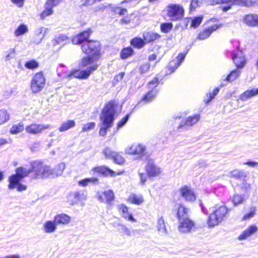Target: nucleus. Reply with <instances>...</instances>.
Wrapping results in <instances>:
<instances>
[{
    "label": "nucleus",
    "instance_id": "de8ad7c7",
    "mask_svg": "<svg viewBox=\"0 0 258 258\" xmlns=\"http://www.w3.org/2000/svg\"><path fill=\"white\" fill-rule=\"evenodd\" d=\"M203 20L202 15H198L190 19V27L194 29H197L202 23Z\"/></svg>",
    "mask_w": 258,
    "mask_h": 258
},
{
    "label": "nucleus",
    "instance_id": "412c9836",
    "mask_svg": "<svg viewBox=\"0 0 258 258\" xmlns=\"http://www.w3.org/2000/svg\"><path fill=\"white\" fill-rule=\"evenodd\" d=\"M178 229L179 232L183 233L190 232L196 226L195 222L189 218L182 219L178 221Z\"/></svg>",
    "mask_w": 258,
    "mask_h": 258
},
{
    "label": "nucleus",
    "instance_id": "58836bf2",
    "mask_svg": "<svg viewBox=\"0 0 258 258\" xmlns=\"http://www.w3.org/2000/svg\"><path fill=\"white\" fill-rule=\"evenodd\" d=\"M75 125L76 122L74 120L68 119L61 124L58 128V130L60 132H66L74 127Z\"/></svg>",
    "mask_w": 258,
    "mask_h": 258
},
{
    "label": "nucleus",
    "instance_id": "f704fd0d",
    "mask_svg": "<svg viewBox=\"0 0 258 258\" xmlns=\"http://www.w3.org/2000/svg\"><path fill=\"white\" fill-rule=\"evenodd\" d=\"M99 183V179L96 177H86L78 181V184L80 187H86L89 184L95 185Z\"/></svg>",
    "mask_w": 258,
    "mask_h": 258
},
{
    "label": "nucleus",
    "instance_id": "39448f33",
    "mask_svg": "<svg viewBox=\"0 0 258 258\" xmlns=\"http://www.w3.org/2000/svg\"><path fill=\"white\" fill-rule=\"evenodd\" d=\"M147 161L145 166V172L138 171L140 177L139 184L141 185H145L148 179L152 180L155 178L159 177L162 172V169L155 164L153 159L150 158Z\"/></svg>",
    "mask_w": 258,
    "mask_h": 258
},
{
    "label": "nucleus",
    "instance_id": "72a5a7b5",
    "mask_svg": "<svg viewBox=\"0 0 258 258\" xmlns=\"http://www.w3.org/2000/svg\"><path fill=\"white\" fill-rule=\"evenodd\" d=\"M188 212L187 208L183 204H179L176 212V217L178 221H180L184 218H188Z\"/></svg>",
    "mask_w": 258,
    "mask_h": 258
},
{
    "label": "nucleus",
    "instance_id": "338daca9",
    "mask_svg": "<svg viewBox=\"0 0 258 258\" xmlns=\"http://www.w3.org/2000/svg\"><path fill=\"white\" fill-rule=\"evenodd\" d=\"M199 205L200 207L201 212L206 215H209V211L207 208L204 206L201 200H199Z\"/></svg>",
    "mask_w": 258,
    "mask_h": 258
},
{
    "label": "nucleus",
    "instance_id": "2f4dec72",
    "mask_svg": "<svg viewBox=\"0 0 258 258\" xmlns=\"http://www.w3.org/2000/svg\"><path fill=\"white\" fill-rule=\"evenodd\" d=\"M136 52L133 47L130 46L123 47L120 51V57L122 59H126L133 56Z\"/></svg>",
    "mask_w": 258,
    "mask_h": 258
},
{
    "label": "nucleus",
    "instance_id": "09e8293b",
    "mask_svg": "<svg viewBox=\"0 0 258 258\" xmlns=\"http://www.w3.org/2000/svg\"><path fill=\"white\" fill-rule=\"evenodd\" d=\"M39 66V62L35 59H31L27 60L24 64V67L26 69L31 70L37 69L38 68Z\"/></svg>",
    "mask_w": 258,
    "mask_h": 258
},
{
    "label": "nucleus",
    "instance_id": "4d7b16f0",
    "mask_svg": "<svg viewBox=\"0 0 258 258\" xmlns=\"http://www.w3.org/2000/svg\"><path fill=\"white\" fill-rule=\"evenodd\" d=\"M242 181V182L240 185V188L244 192L243 195H248L247 194L251 188V185L246 182V180H243Z\"/></svg>",
    "mask_w": 258,
    "mask_h": 258
},
{
    "label": "nucleus",
    "instance_id": "603ef678",
    "mask_svg": "<svg viewBox=\"0 0 258 258\" xmlns=\"http://www.w3.org/2000/svg\"><path fill=\"white\" fill-rule=\"evenodd\" d=\"M211 35V31L207 27L198 34L197 39L199 40H205L209 38Z\"/></svg>",
    "mask_w": 258,
    "mask_h": 258
},
{
    "label": "nucleus",
    "instance_id": "13d9d810",
    "mask_svg": "<svg viewBox=\"0 0 258 258\" xmlns=\"http://www.w3.org/2000/svg\"><path fill=\"white\" fill-rule=\"evenodd\" d=\"M116 228L118 231H122V232L126 235H131V232L124 225L121 223H118L116 224Z\"/></svg>",
    "mask_w": 258,
    "mask_h": 258
},
{
    "label": "nucleus",
    "instance_id": "b1692460",
    "mask_svg": "<svg viewBox=\"0 0 258 258\" xmlns=\"http://www.w3.org/2000/svg\"><path fill=\"white\" fill-rule=\"evenodd\" d=\"M257 231V226L255 224H251L241 232L238 236L237 239L240 241L246 240L254 234Z\"/></svg>",
    "mask_w": 258,
    "mask_h": 258
},
{
    "label": "nucleus",
    "instance_id": "473e14b6",
    "mask_svg": "<svg viewBox=\"0 0 258 258\" xmlns=\"http://www.w3.org/2000/svg\"><path fill=\"white\" fill-rule=\"evenodd\" d=\"M57 228V226L53 219L52 220H47L43 224V230L46 233H52L54 232Z\"/></svg>",
    "mask_w": 258,
    "mask_h": 258
},
{
    "label": "nucleus",
    "instance_id": "8fccbe9b",
    "mask_svg": "<svg viewBox=\"0 0 258 258\" xmlns=\"http://www.w3.org/2000/svg\"><path fill=\"white\" fill-rule=\"evenodd\" d=\"M112 12L119 14L120 16H123L127 13L126 8L119 6H113L111 4L108 5Z\"/></svg>",
    "mask_w": 258,
    "mask_h": 258
},
{
    "label": "nucleus",
    "instance_id": "37998d69",
    "mask_svg": "<svg viewBox=\"0 0 258 258\" xmlns=\"http://www.w3.org/2000/svg\"><path fill=\"white\" fill-rule=\"evenodd\" d=\"M220 90L219 87L215 88L212 92H209L207 93V98L204 99V102L206 105L209 104L215 98V96L218 94Z\"/></svg>",
    "mask_w": 258,
    "mask_h": 258
},
{
    "label": "nucleus",
    "instance_id": "c85d7f7f",
    "mask_svg": "<svg viewBox=\"0 0 258 258\" xmlns=\"http://www.w3.org/2000/svg\"><path fill=\"white\" fill-rule=\"evenodd\" d=\"M57 226L65 225L69 224L71 221V217L67 214L60 213L57 214L54 217Z\"/></svg>",
    "mask_w": 258,
    "mask_h": 258
},
{
    "label": "nucleus",
    "instance_id": "dca6fc26",
    "mask_svg": "<svg viewBox=\"0 0 258 258\" xmlns=\"http://www.w3.org/2000/svg\"><path fill=\"white\" fill-rule=\"evenodd\" d=\"M102 154L106 159H111L114 164L122 165L125 162V159L119 153L114 151L109 147H105L102 150Z\"/></svg>",
    "mask_w": 258,
    "mask_h": 258
},
{
    "label": "nucleus",
    "instance_id": "20e7f679",
    "mask_svg": "<svg viewBox=\"0 0 258 258\" xmlns=\"http://www.w3.org/2000/svg\"><path fill=\"white\" fill-rule=\"evenodd\" d=\"M220 5L219 9L223 13L231 10L234 5L250 8L258 6V0H211L210 5Z\"/></svg>",
    "mask_w": 258,
    "mask_h": 258
},
{
    "label": "nucleus",
    "instance_id": "0eeeda50",
    "mask_svg": "<svg viewBox=\"0 0 258 258\" xmlns=\"http://www.w3.org/2000/svg\"><path fill=\"white\" fill-rule=\"evenodd\" d=\"M214 208L207 218V224L209 228H213L223 222L230 211L225 205L216 206Z\"/></svg>",
    "mask_w": 258,
    "mask_h": 258
},
{
    "label": "nucleus",
    "instance_id": "680f3d73",
    "mask_svg": "<svg viewBox=\"0 0 258 258\" xmlns=\"http://www.w3.org/2000/svg\"><path fill=\"white\" fill-rule=\"evenodd\" d=\"M151 67V64L149 62H147L144 63L140 66L139 68L140 73L141 74H145L147 73L150 69Z\"/></svg>",
    "mask_w": 258,
    "mask_h": 258
},
{
    "label": "nucleus",
    "instance_id": "aec40b11",
    "mask_svg": "<svg viewBox=\"0 0 258 258\" xmlns=\"http://www.w3.org/2000/svg\"><path fill=\"white\" fill-rule=\"evenodd\" d=\"M51 128L52 126L49 124L33 123L26 125L25 130L28 134L37 135L41 134L45 130Z\"/></svg>",
    "mask_w": 258,
    "mask_h": 258
},
{
    "label": "nucleus",
    "instance_id": "f03ea898",
    "mask_svg": "<svg viewBox=\"0 0 258 258\" xmlns=\"http://www.w3.org/2000/svg\"><path fill=\"white\" fill-rule=\"evenodd\" d=\"M119 114L118 105L115 101L110 100L105 104L99 116L100 136L105 137L107 135V132L113 126L114 122Z\"/></svg>",
    "mask_w": 258,
    "mask_h": 258
},
{
    "label": "nucleus",
    "instance_id": "5701e85b",
    "mask_svg": "<svg viewBox=\"0 0 258 258\" xmlns=\"http://www.w3.org/2000/svg\"><path fill=\"white\" fill-rule=\"evenodd\" d=\"M243 22L246 25L250 27H258V15L248 14L243 17Z\"/></svg>",
    "mask_w": 258,
    "mask_h": 258
},
{
    "label": "nucleus",
    "instance_id": "6e6d98bb",
    "mask_svg": "<svg viewBox=\"0 0 258 258\" xmlns=\"http://www.w3.org/2000/svg\"><path fill=\"white\" fill-rule=\"evenodd\" d=\"M96 123L94 121L89 122L84 124L82 127V132H88L95 128Z\"/></svg>",
    "mask_w": 258,
    "mask_h": 258
},
{
    "label": "nucleus",
    "instance_id": "bf43d9fd",
    "mask_svg": "<svg viewBox=\"0 0 258 258\" xmlns=\"http://www.w3.org/2000/svg\"><path fill=\"white\" fill-rule=\"evenodd\" d=\"M252 96L251 95V92L250 91V89H248L244 91L243 93H242L240 96H239V99L241 100L244 101H246L249 99H250L252 98Z\"/></svg>",
    "mask_w": 258,
    "mask_h": 258
},
{
    "label": "nucleus",
    "instance_id": "e433bc0d",
    "mask_svg": "<svg viewBox=\"0 0 258 258\" xmlns=\"http://www.w3.org/2000/svg\"><path fill=\"white\" fill-rule=\"evenodd\" d=\"M66 168V164L64 162L60 163L54 168H51V178H54L61 175Z\"/></svg>",
    "mask_w": 258,
    "mask_h": 258
},
{
    "label": "nucleus",
    "instance_id": "a211bd4d",
    "mask_svg": "<svg viewBox=\"0 0 258 258\" xmlns=\"http://www.w3.org/2000/svg\"><path fill=\"white\" fill-rule=\"evenodd\" d=\"M200 114H195L182 119L177 126L178 131L183 132L187 130L189 127L193 126L194 124L197 123L200 119Z\"/></svg>",
    "mask_w": 258,
    "mask_h": 258
},
{
    "label": "nucleus",
    "instance_id": "4468645a",
    "mask_svg": "<svg viewBox=\"0 0 258 258\" xmlns=\"http://www.w3.org/2000/svg\"><path fill=\"white\" fill-rule=\"evenodd\" d=\"M179 196L184 201L189 203H194L197 200V195L193 188L190 185H184L178 189Z\"/></svg>",
    "mask_w": 258,
    "mask_h": 258
},
{
    "label": "nucleus",
    "instance_id": "6e6552de",
    "mask_svg": "<svg viewBox=\"0 0 258 258\" xmlns=\"http://www.w3.org/2000/svg\"><path fill=\"white\" fill-rule=\"evenodd\" d=\"M162 80V77L160 78L159 77L155 76L148 83L147 87L149 90L142 96L140 101H139L141 105L151 103L155 99L160 91L158 87Z\"/></svg>",
    "mask_w": 258,
    "mask_h": 258
},
{
    "label": "nucleus",
    "instance_id": "cd10ccee",
    "mask_svg": "<svg viewBox=\"0 0 258 258\" xmlns=\"http://www.w3.org/2000/svg\"><path fill=\"white\" fill-rule=\"evenodd\" d=\"M85 196L84 194L80 191H75L70 193L68 196V201L71 205L78 204L82 200H84Z\"/></svg>",
    "mask_w": 258,
    "mask_h": 258
},
{
    "label": "nucleus",
    "instance_id": "6ab92c4d",
    "mask_svg": "<svg viewBox=\"0 0 258 258\" xmlns=\"http://www.w3.org/2000/svg\"><path fill=\"white\" fill-rule=\"evenodd\" d=\"M187 53L188 52L184 50L183 52H180L178 54L176 57V59L171 60L168 65V70L169 73L166 72V74L168 75L174 73L183 62Z\"/></svg>",
    "mask_w": 258,
    "mask_h": 258
},
{
    "label": "nucleus",
    "instance_id": "a19ab883",
    "mask_svg": "<svg viewBox=\"0 0 258 258\" xmlns=\"http://www.w3.org/2000/svg\"><path fill=\"white\" fill-rule=\"evenodd\" d=\"M230 174L231 177L236 179H240L241 180H246V178L247 177V173L243 170L235 169L230 172Z\"/></svg>",
    "mask_w": 258,
    "mask_h": 258
},
{
    "label": "nucleus",
    "instance_id": "f3484780",
    "mask_svg": "<svg viewBox=\"0 0 258 258\" xmlns=\"http://www.w3.org/2000/svg\"><path fill=\"white\" fill-rule=\"evenodd\" d=\"M92 32L93 31L91 28H88L80 32L72 38L71 42L72 44L75 45H82V44L89 41L90 40V37Z\"/></svg>",
    "mask_w": 258,
    "mask_h": 258
},
{
    "label": "nucleus",
    "instance_id": "774afa93",
    "mask_svg": "<svg viewBox=\"0 0 258 258\" xmlns=\"http://www.w3.org/2000/svg\"><path fill=\"white\" fill-rule=\"evenodd\" d=\"M208 164H207V161L204 159L199 160L197 164L195 165V167L198 166L199 168H205L207 166Z\"/></svg>",
    "mask_w": 258,
    "mask_h": 258
},
{
    "label": "nucleus",
    "instance_id": "0e129e2a",
    "mask_svg": "<svg viewBox=\"0 0 258 258\" xmlns=\"http://www.w3.org/2000/svg\"><path fill=\"white\" fill-rule=\"evenodd\" d=\"M41 146V142L40 141H36L33 143L31 147H30V149L31 151L33 153L37 151Z\"/></svg>",
    "mask_w": 258,
    "mask_h": 258
},
{
    "label": "nucleus",
    "instance_id": "9b49d317",
    "mask_svg": "<svg viewBox=\"0 0 258 258\" xmlns=\"http://www.w3.org/2000/svg\"><path fill=\"white\" fill-rule=\"evenodd\" d=\"M46 83V78L42 71L36 73L32 78L30 83V89L34 94L41 92Z\"/></svg>",
    "mask_w": 258,
    "mask_h": 258
},
{
    "label": "nucleus",
    "instance_id": "f257e3e1",
    "mask_svg": "<svg viewBox=\"0 0 258 258\" xmlns=\"http://www.w3.org/2000/svg\"><path fill=\"white\" fill-rule=\"evenodd\" d=\"M82 52L86 54L80 60L78 69L62 72L58 76L69 80L75 78L80 80L87 79L98 68L97 61L101 56V46L98 41L90 40L81 46Z\"/></svg>",
    "mask_w": 258,
    "mask_h": 258
},
{
    "label": "nucleus",
    "instance_id": "7c9ffc66",
    "mask_svg": "<svg viewBox=\"0 0 258 258\" xmlns=\"http://www.w3.org/2000/svg\"><path fill=\"white\" fill-rule=\"evenodd\" d=\"M47 29L44 27H40L35 31V35L31 40V42L35 44H40L43 39Z\"/></svg>",
    "mask_w": 258,
    "mask_h": 258
},
{
    "label": "nucleus",
    "instance_id": "423d86ee",
    "mask_svg": "<svg viewBox=\"0 0 258 258\" xmlns=\"http://www.w3.org/2000/svg\"><path fill=\"white\" fill-rule=\"evenodd\" d=\"M236 54L233 55V62L235 64L236 68L231 71L224 79V81L227 82H231L237 79L240 75L241 70L246 66L247 60L245 54H243L240 51H236Z\"/></svg>",
    "mask_w": 258,
    "mask_h": 258
},
{
    "label": "nucleus",
    "instance_id": "9d476101",
    "mask_svg": "<svg viewBox=\"0 0 258 258\" xmlns=\"http://www.w3.org/2000/svg\"><path fill=\"white\" fill-rule=\"evenodd\" d=\"M164 11L166 12V16L170 21H180L184 18V9L180 4H168L166 7Z\"/></svg>",
    "mask_w": 258,
    "mask_h": 258
},
{
    "label": "nucleus",
    "instance_id": "7ed1b4c3",
    "mask_svg": "<svg viewBox=\"0 0 258 258\" xmlns=\"http://www.w3.org/2000/svg\"><path fill=\"white\" fill-rule=\"evenodd\" d=\"M15 173L12 174L8 177V188L10 190L16 189L17 191L22 192L27 188V186L22 183L23 180L28 177L32 173L31 166L29 169L21 166L17 167Z\"/></svg>",
    "mask_w": 258,
    "mask_h": 258
},
{
    "label": "nucleus",
    "instance_id": "ea45409f",
    "mask_svg": "<svg viewBox=\"0 0 258 258\" xmlns=\"http://www.w3.org/2000/svg\"><path fill=\"white\" fill-rule=\"evenodd\" d=\"M248 198V195L234 194L232 199V202L234 207L243 204Z\"/></svg>",
    "mask_w": 258,
    "mask_h": 258
},
{
    "label": "nucleus",
    "instance_id": "1a4fd4ad",
    "mask_svg": "<svg viewBox=\"0 0 258 258\" xmlns=\"http://www.w3.org/2000/svg\"><path fill=\"white\" fill-rule=\"evenodd\" d=\"M31 170L33 173V178L46 179L51 178V167L44 164L40 160L33 161L30 163Z\"/></svg>",
    "mask_w": 258,
    "mask_h": 258
},
{
    "label": "nucleus",
    "instance_id": "79ce46f5",
    "mask_svg": "<svg viewBox=\"0 0 258 258\" xmlns=\"http://www.w3.org/2000/svg\"><path fill=\"white\" fill-rule=\"evenodd\" d=\"M24 125L22 122L12 125L10 130V133L12 135H17L22 132L24 130Z\"/></svg>",
    "mask_w": 258,
    "mask_h": 258
},
{
    "label": "nucleus",
    "instance_id": "c03bdc74",
    "mask_svg": "<svg viewBox=\"0 0 258 258\" xmlns=\"http://www.w3.org/2000/svg\"><path fill=\"white\" fill-rule=\"evenodd\" d=\"M69 40V37L64 34H58L54 36L52 40V44L54 46Z\"/></svg>",
    "mask_w": 258,
    "mask_h": 258
},
{
    "label": "nucleus",
    "instance_id": "4be33fe9",
    "mask_svg": "<svg viewBox=\"0 0 258 258\" xmlns=\"http://www.w3.org/2000/svg\"><path fill=\"white\" fill-rule=\"evenodd\" d=\"M119 212L121 214L122 217L127 221L135 223L137 219L134 217L132 213L129 212L128 207L124 204H121L117 206Z\"/></svg>",
    "mask_w": 258,
    "mask_h": 258
},
{
    "label": "nucleus",
    "instance_id": "a18cd8bd",
    "mask_svg": "<svg viewBox=\"0 0 258 258\" xmlns=\"http://www.w3.org/2000/svg\"><path fill=\"white\" fill-rule=\"evenodd\" d=\"M157 229L161 235H165L167 233L165 222L162 216L158 220Z\"/></svg>",
    "mask_w": 258,
    "mask_h": 258
},
{
    "label": "nucleus",
    "instance_id": "393cba45",
    "mask_svg": "<svg viewBox=\"0 0 258 258\" xmlns=\"http://www.w3.org/2000/svg\"><path fill=\"white\" fill-rule=\"evenodd\" d=\"M130 44L134 49H136L138 50L143 49L147 45L146 41H145L144 37L139 35L131 39Z\"/></svg>",
    "mask_w": 258,
    "mask_h": 258
},
{
    "label": "nucleus",
    "instance_id": "ddd939ff",
    "mask_svg": "<svg viewBox=\"0 0 258 258\" xmlns=\"http://www.w3.org/2000/svg\"><path fill=\"white\" fill-rule=\"evenodd\" d=\"M96 198L100 203H105L107 208L109 209L113 206L115 196L113 190L109 189L101 192L98 191L96 194Z\"/></svg>",
    "mask_w": 258,
    "mask_h": 258
},
{
    "label": "nucleus",
    "instance_id": "052dcab7",
    "mask_svg": "<svg viewBox=\"0 0 258 258\" xmlns=\"http://www.w3.org/2000/svg\"><path fill=\"white\" fill-rule=\"evenodd\" d=\"M16 56V50L15 48H10L9 51L7 52V54L6 55L5 59L6 61H9L12 58L15 57Z\"/></svg>",
    "mask_w": 258,
    "mask_h": 258
},
{
    "label": "nucleus",
    "instance_id": "f8f14e48",
    "mask_svg": "<svg viewBox=\"0 0 258 258\" xmlns=\"http://www.w3.org/2000/svg\"><path fill=\"white\" fill-rule=\"evenodd\" d=\"M128 154L136 155V159L141 161H146L150 159V154L147 152L145 145L139 143L136 146H132L127 151Z\"/></svg>",
    "mask_w": 258,
    "mask_h": 258
},
{
    "label": "nucleus",
    "instance_id": "3c124183",
    "mask_svg": "<svg viewBox=\"0 0 258 258\" xmlns=\"http://www.w3.org/2000/svg\"><path fill=\"white\" fill-rule=\"evenodd\" d=\"M256 211L255 207H251L249 211L243 216L242 218V220H248L253 218L256 214Z\"/></svg>",
    "mask_w": 258,
    "mask_h": 258
},
{
    "label": "nucleus",
    "instance_id": "2eb2a0df",
    "mask_svg": "<svg viewBox=\"0 0 258 258\" xmlns=\"http://www.w3.org/2000/svg\"><path fill=\"white\" fill-rule=\"evenodd\" d=\"M91 171L97 174L98 176L103 177H115L116 175H121L124 172L123 170L117 173L106 165L95 166L92 169Z\"/></svg>",
    "mask_w": 258,
    "mask_h": 258
},
{
    "label": "nucleus",
    "instance_id": "49530a36",
    "mask_svg": "<svg viewBox=\"0 0 258 258\" xmlns=\"http://www.w3.org/2000/svg\"><path fill=\"white\" fill-rule=\"evenodd\" d=\"M173 25L171 22H165L160 25V31L165 34L169 33L173 29Z\"/></svg>",
    "mask_w": 258,
    "mask_h": 258
},
{
    "label": "nucleus",
    "instance_id": "c9c22d12",
    "mask_svg": "<svg viewBox=\"0 0 258 258\" xmlns=\"http://www.w3.org/2000/svg\"><path fill=\"white\" fill-rule=\"evenodd\" d=\"M127 201L132 204L139 206L144 202V199L142 195L132 193L128 196Z\"/></svg>",
    "mask_w": 258,
    "mask_h": 258
},
{
    "label": "nucleus",
    "instance_id": "69168bd1",
    "mask_svg": "<svg viewBox=\"0 0 258 258\" xmlns=\"http://www.w3.org/2000/svg\"><path fill=\"white\" fill-rule=\"evenodd\" d=\"M244 164L247 165L248 167L254 168L258 166V162L252 159H248L244 163Z\"/></svg>",
    "mask_w": 258,
    "mask_h": 258
},
{
    "label": "nucleus",
    "instance_id": "a878e982",
    "mask_svg": "<svg viewBox=\"0 0 258 258\" xmlns=\"http://www.w3.org/2000/svg\"><path fill=\"white\" fill-rule=\"evenodd\" d=\"M142 36L146 41V44L152 43L161 38V35L152 31H145L142 34Z\"/></svg>",
    "mask_w": 258,
    "mask_h": 258
},
{
    "label": "nucleus",
    "instance_id": "864d4df0",
    "mask_svg": "<svg viewBox=\"0 0 258 258\" xmlns=\"http://www.w3.org/2000/svg\"><path fill=\"white\" fill-rule=\"evenodd\" d=\"M130 117L128 115H125L116 123V132L123 127L129 120Z\"/></svg>",
    "mask_w": 258,
    "mask_h": 258
},
{
    "label": "nucleus",
    "instance_id": "bb28decb",
    "mask_svg": "<svg viewBox=\"0 0 258 258\" xmlns=\"http://www.w3.org/2000/svg\"><path fill=\"white\" fill-rule=\"evenodd\" d=\"M56 5L53 4L52 2L47 0L44 6V9L40 14V19L44 20L46 17L51 15L53 13V7Z\"/></svg>",
    "mask_w": 258,
    "mask_h": 258
},
{
    "label": "nucleus",
    "instance_id": "e2e57ef3",
    "mask_svg": "<svg viewBox=\"0 0 258 258\" xmlns=\"http://www.w3.org/2000/svg\"><path fill=\"white\" fill-rule=\"evenodd\" d=\"M125 75V73L124 72H120L117 75H115L113 79L112 84H116L118 82L121 81Z\"/></svg>",
    "mask_w": 258,
    "mask_h": 258
},
{
    "label": "nucleus",
    "instance_id": "4c0bfd02",
    "mask_svg": "<svg viewBox=\"0 0 258 258\" xmlns=\"http://www.w3.org/2000/svg\"><path fill=\"white\" fill-rule=\"evenodd\" d=\"M29 32V28L24 23L20 24L14 31V35L17 37L22 36Z\"/></svg>",
    "mask_w": 258,
    "mask_h": 258
},
{
    "label": "nucleus",
    "instance_id": "c756f323",
    "mask_svg": "<svg viewBox=\"0 0 258 258\" xmlns=\"http://www.w3.org/2000/svg\"><path fill=\"white\" fill-rule=\"evenodd\" d=\"M231 43L233 47V49L232 50H226L225 54L227 57H230L232 59H233V55L236 54L235 52L236 51H240L243 54H245L242 48H240V42L239 40H231Z\"/></svg>",
    "mask_w": 258,
    "mask_h": 258
},
{
    "label": "nucleus",
    "instance_id": "5fc2aeb1",
    "mask_svg": "<svg viewBox=\"0 0 258 258\" xmlns=\"http://www.w3.org/2000/svg\"><path fill=\"white\" fill-rule=\"evenodd\" d=\"M10 119V115L6 110H0V125L3 124Z\"/></svg>",
    "mask_w": 258,
    "mask_h": 258
}]
</instances>
